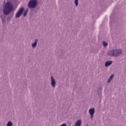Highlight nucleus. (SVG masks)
<instances>
[{
	"label": "nucleus",
	"instance_id": "9d476101",
	"mask_svg": "<svg viewBox=\"0 0 126 126\" xmlns=\"http://www.w3.org/2000/svg\"><path fill=\"white\" fill-rule=\"evenodd\" d=\"M82 122L81 120H78L75 123V126H81Z\"/></svg>",
	"mask_w": 126,
	"mask_h": 126
},
{
	"label": "nucleus",
	"instance_id": "0eeeda50",
	"mask_svg": "<svg viewBox=\"0 0 126 126\" xmlns=\"http://www.w3.org/2000/svg\"><path fill=\"white\" fill-rule=\"evenodd\" d=\"M39 42V39H35L34 40V42L32 44V49H35L36 47H37V44H38V42Z\"/></svg>",
	"mask_w": 126,
	"mask_h": 126
},
{
	"label": "nucleus",
	"instance_id": "aec40b11",
	"mask_svg": "<svg viewBox=\"0 0 126 126\" xmlns=\"http://www.w3.org/2000/svg\"><path fill=\"white\" fill-rule=\"evenodd\" d=\"M86 126H88V125H86Z\"/></svg>",
	"mask_w": 126,
	"mask_h": 126
},
{
	"label": "nucleus",
	"instance_id": "4468645a",
	"mask_svg": "<svg viewBox=\"0 0 126 126\" xmlns=\"http://www.w3.org/2000/svg\"><path fill=\"white\" fill-rule=\"evenodd\" d=\"M102 44H103L104 47H107V46H108V43H107V42H106V41H103V42H102Z\"/></svg>",
	"mask_w": 126,
	"mask_h": 126
},
{
	"label": "nucleus",
	"instance_id": "f8f14e48",
	"mask_svg": "<svg viewBox=\"0 0 126 126\" xmlns=\"http://www.w3.org/2000/svg\"><path fill=\"white\" fill-rule=\"evenodd\" d=\"M13 126V123L11 122V121H9L7 123L6 126Z\"/></svg>",
	"mask_w": 126,
	"mask_h": 126
},
{
	"label": "nucleus",
	"instance_id": "20e7f679",
	"mask_svg": "<svg viewBox=\"0 0 126 126\" xmlns=\"http://www.w3.org/2000/svg\"><path fill=\"white\" fill-rule=\"evenodd\" d=\"M23 11H24V7H21L15 14V17L16 18H20V16L22 15Z\"/></svg>",
	"mask_w": 126,
	"mask_h": 126
},
{
	"label": "nucleus",
	"instance_id": "9b49d317",
	"mask_svg": "<svg viewBox=\"0 0 126 126\" xmlns=\"http://www.w3.org/2000/svg\"><path fill=\"white\" fill-rule=\"evenodd\" d=\"M24 13H23V16L24 17H25L26 15H27V14L28 13V9H26L25 10H24Z\"/></svg>",
	"mask_w": 126,
	"mask_h": 126
},
{
	"label": "nucleus",
	"instance_id": "dca6fc26",
	"mask_svg": "<svg viewBox=\"0 0 126 126\" xmlns=\"http://www.w3.org/2000/svg\"><path fill=\"white\" fill-rule=\"evenodd\" d=\"M114 78V74H112L110 76V78L109 79H113V78Z\"/></svg>",
	"mask_w": 126,
	"mask_h": 126
},
{
	"label": "nucleus",
	"instance_id": "a211bd4d",
	"mask_svg": "<svg viewBox=\"0 0 126 126\" xmlns=\"http://www.w3.org/2000/svg\"><path fill=\"white\" fill-rule=\"evenodd\" d=\"M60 126H66V124H65V123L63 124Z\"/></svg>",
	"mask_w": 126,
	"mask_h": 126
},
{
	"label": "nucleus",
	"instance_id": "7ed1b4c3",
	"mask_svg": "<svg viewBox=\"0 0 126 126\" xmlns=\"http://www.w3.org/2000/svg\"><path fill=\"white\" fill-rule=\"evenodd\" d=\"M123 54L122 49H113L114 57H120Z\"/></svg>",
	"mask_w": 126,
	"mask_h": 126
},
{
	"label": "nucleus",
	"instance_id": "423d86ee",
	"mask_svg": "<svg viewBox=\"0 0 126 126\" xmlns=\"http://www.w3.org/2000/svg\"><path fill=\"white\" fill-rule=\"evenodd\" d=\"M51 84L53 88H55L56 87V85L57 84V82H56V80L55 78H54V77L51 76Z\"/></svg>",
	"mask_w": 126,
	"mask_h": 126
},
{
	"label": "nucleus",
	"instance_id": "f3484780",
	"mask_svg": "<svg viewBox=\"0 0 126 126\" xmlns=\"http://www.w3.org/2000/svg\"><path fill=\"white\" fill-rule=\"evenodd\" d=\"M98 97L101 99L102 98V94H98Z\"/></svg>",
	"mask_w": 126,
	"mask_h": 126
},
{
	"label": "nucleus",
	"instance_id": "1a4fd4ad",
	"mask_svg": "<svg viewBox=\"0 0 126 126\" xmlns=\"http://www.w3.org/2000/svg\"><path fill=\"white\" fill-rule=\"evenodd\" d=\"M107 54L110 57H114V50H110L107 52Z\"/></svg>",
	"mask_w": 126,
	"mask_h": 126
},
{
	"label": "nucleus",
	"instance_id": "6ab92c4d",
	"mask_svg": "<svg viewBox=\"0 0 126 126\" xmlns=\"http://www.w3.org/2000/svg\"><path fill=\"white\" fill-rule=\"evenodd\" d=\"M111 80H112L111 79H110V78L108 79V81H107L108 83H110V82H111Z\"/></svg>",
	"mask_w": 126,
	"mask_h": 126
},
{
	"label": "nucleus",
	"instance_id": "2eb2a0df",
	"mask_svg": "<svg viewBox=\"0 0 126 126\" xmlns=\"http://www.w3.org/2000/svg\"><path fill=\"white\" fill-rule=\"evenodd\" d=\"M11 18H12V16H10V17H8L7 18V21H9V20H10V19H11Z\"/></svg>",
	"mask_w": 126,
	"mask_h": 126
},
{
	"label": "nucleus",
	"instance_id": "6e6552de",
	"mask_svg": "<svg viewBox=\"0 0 126 126\" xmlns=\"http://www.w3.org/2000/svg\"><path fill=\"white\" fill-rule=\"evenodd\" d=\"M112 63H113V61H107L105 62L104 65L106 67H107V66H110V65H111Z\"/></svg>",
	"mask_w": 126,
	"mask_h": 126
},
{
	"label": "nucleus",
	"instance_id": "f257e3e1",
	"mask_svg": "<svg viewBox=\"0 0 126 126\" xmlns=\"http://www.w3.org/2000/svg\"><path fill=\"white\" fill-rule=\"evenodd\" d=\"M14 10V5L12 3V0H7V2L4 1V5L3 6L2 12L4 14H1L0 15V19L1 20L2 24L4 25L6 21V16L5 15H9L11 13L12 11Z\"/></svg>",
	"mask_w": 126,
	"mask_h": 126
},
{
	"label": "nucleus",
	"instance_id": "39448f33",
	"mask_svg": "<svg viewBox=\"0 0 126 126\" xmlns=\"http://www.w3.org/2000/svg\"><path fill=\"white\" fill-rule=\"evenodd\" d=\"M89 112L91 116V119H93L94 117V114H95V108H91L89 109Z\"/></svg>",
	"mask_w": 126,
	"mask_h": 126
},
{
	"label": "nucleus",
	"instance_id": "f03ea898",
	"mask_svg": "<svg viewBox=\"0 0 126 126\" xmlns=\"http://www.w3.org/2000/svg\"><path fill=\"white\" fill-rule=\"evenodd\" d=\"M38 5V0H30L28 4V7L30 9H34L36 8Z\"/></svg>",
	"mask_w": 126,
	"mask_h": 126
},
{
	"label": "nucleus",
	"instance_id": "ddd939ff",
	"mask_svg": "<svg viewBox=\"0 0 126 126\" xmlns=\"http://www.w3.org/2000/svg\"><path fill=\"white\" fill-rule=\"evenodd\" d=\"M75 6H78V0H74Z\"/></svg>",
	"mask_w": 126,
	"mask_h": 126
}]
</instances>
